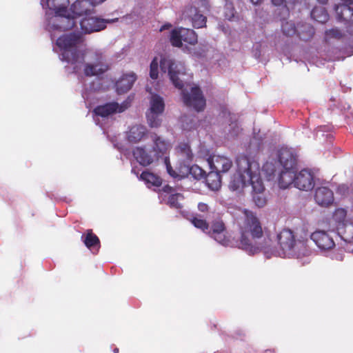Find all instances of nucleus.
I'll return each instance as SVG.
<instances>
[{"label": "nucleus", "instance_id": "1", "mask_svg": "<svg viewBox=\"0 0 353 353\" xmlns=\"http://www.w3.org/2000/svg\"><path fill=\"white\" fill-rule=\"evenodd\" d=\"M243 214L244 220L240 226L239 248L253 254L262 248L254 244L256 240L263 235L262 225L253 212L244 210Z\"/></svg>", "mask_w": 353, "mask_h": 353}, {"label": "nucleus", "instance_id": "2", "mask_svg": "<svg viewBox=\"0 0 353 353\" xmlns=\"http://www.w3.org/2000/svg\"><path fill=\"white\" fill-rule=\"evenodd\" d=\"M237 163L241 172L243 183L250 185L252 187V199L259 208L264 207L267 203V199L264 194L265 187L260 176L259 169L252 170V163L246 156L237 158Z\"/></svg>", "mask_w": 353, "mask_h": 353}, {"label": "nucleus", "instance_id": "3", "mask_svg": "<svg viewBox=\"0 0 353 353\" xmlns=\"http://www.w3.org/2000/svg\"><path fill=\"white\" fill-rule=\"evenodd\" d=\"M84 41L81 33L65 34L59 37L56 42L62 51L61 60L71 64L83 63L85 61L84 53L79 49Z\"/></svg>", "mask_w": 353, "mask_h": 353}, {"label": "nucleus", "instance_id": "4", "mask_svg": "<svg viewBox=\"0 0 353 353\" xmlns=\"http://www.w3.org/2000/svg\"><path fill=\"white\" fill-rule=\"evenodd\" d=\"M69 4V0H42V5H46L49 10L54 12L55 16L53 19V26L55 29L65 30L72 28L74 21L72 19L66 17L67 6Z\"/></svg>", "mask_w": 353, "mask_h": 353}, {"label": "nucleus", "instance_id": "5", "mask_svg": "<svg viewBox=\"0 0 353 353\" xmlns=\"http://www.w3.org/2000/svg\"><path fill=\"white\" fill-rule=\"evenodd\" d=\"M160 68L164 73L168 72L170 79L176 88L182 90L183 83L180 77L185 74V68L182 64L177 63L173 59L165 57L160 61Z\"/></svg>", "mask_w": 353, "mask_h": 353}, {"label": "nucleus", "instance_id": "6", "mask_svg": "<svg viewBox=\"0 0 353 353\" xmlns=\"http://www.w3.org/2000/svg\"><path fill=\"white\" fill-rule=\"evenodd\" d=\"M182 98L186 106L192 108L196 112L203 111L205 108V99L201 90L197 86L192 87L190 92L182 90Z\"/></svg>", "mask_w": 353, "mask_h": 353}, {"label": "nucleus", "instance_id": "7", "mask_svg": "<svg viewBox=\"0 0 353 353\" xmlns=\"http://www.w3.org/2000/svg\"><path fill=\"white\" fill-rule=\"evenodd\" d=\"M226 227L221 218H217L212 221L207 234L215 241L222 245H226L229 240L226 236Z\"/></svg>", "mask_w": 353, "mask_h": 353}, {"label": "nucleus", "instance_id": "8", "mask_svg": "<svg viewBox=\"0 0 353 353\" xmlns=\"http://www.w3.org/2000/svg\"><path fill=\"white\" fill-rule=\"evenodd\" d=\"M95 57V61L93 63L85 64L83 71L86 77L99 76L110 69L109 65L105 62L101 54H96Z\"/></svg>", "mask_w": 353, "mask_h": 353}, {"label": "nucleus", "instance_id": "9", "mask_svg": "<svg viewBox=\"0 0 353 353\" xmlns=\"http://www.w3.org/2000/svg\"><path fill=\"white\" fill-rule=\"evenodd\" d=\"M108 21L98 17L86 16L80 22L81 29L85 34L99 32L106 28Z\"/></svg>", "mask_w": 353, "mask_h": 353}, {"label": "nucleus", "instance_id": "10", "mask_svg": "<svg viewBox=\"0 0 353 353\" xmlns=\"http://www.w3.org/2000/svg\"><path fill=\"white\" fill-rule=\"evenodd\" d=\"M311 240L322 250H327L335 246L333 238L325 230H318L310 235Z\"/></svg>", "mask_w": 353, "mask_h": 353}, {"label": "nucleus", "instance_id": "11", "mask_svg": "<svg viewBox=\"0 0 353 353\" xmlns=\"http://www.w3.org/2000/svg\"><path fill=\"white\" fill-rule=\"evenodd\" d=\"M294 186L301 190L308 191L314 186V176L310 170L303 169L294 178Z\"/></svg>", "mask_w": 353, "mask_h": 353}, {"label": "nucleus", "instance_id": "12", "mask_svg": "<svg viewBox=\"0 0 353 353\" xmlns=\"http://www.w3.org/2000/svg\"><path fill=\"white\" fill-rule=\"evenodd\" d=\"M208 163L211 170L221 174L228 172L232 167V161L223 155H213L208 159Z\"/></svg>", "mask_w": 353, "mask_h": 353}, {"label": "nucleus", "instance_id": "13", "mask_svg": "<svg viewBox=\"0 0 353 353\" xmlns=\"http://www.w3.org/2000/svg\"><path fill=\"white\" fill-rule=\"evenodd\" d=\"M148 130L145 125L141 124L133 125L126 132V139L130 143H139L148 137Z\"/></svg>", "mask_w": 353, "mask_h": 353}, {"label": "nucleus", "instance_id": "14", "mask_svg": "<svg viewBox=\"0 0 353 353\" xmlns=\"http://www.w3.org/2000/svg\"><path fill=\"white\" fill-rule=\"evenodd\" d=\"M132 155L140 165L145 167L158 161L152 150L148 151L145 146L134 148L132 150Z\"/></svg>", "mask_w": 353, "mask_h": 353}, {"label": "nucleus", "instance_id": "15", "mask_svg": "<svg viewBox=\"0 0 353 353\" xmlns=\"http://www.w3.org/2000/svg\"><path fill=\"white\" fill-rule=\"evenodd\" d=\"M278 243L284 252H291L296 239L294 232L290 229H283L277 235Z\"/></svg>", "mask_w": 353, "mask_h": 353}, {"label": "nucleus", "instance_id": "16", "mask_svg": "<svg viewBox=\"0 0 353 353\" xmlns=\"http://www.w3.org/2000/svg\"><path fill=\"white\" fill-rule=\"evenodd\" d=\"M127 108L126 105H120L117 102L107 103L104 105H97L93 110V113L97 116L107 117L116 112H122Z\"/></svg>", "mask_w": 353, "mask_h": 353}, {"label": "nucleus", "instance_id": "17", "mask_svg": "<svg viewBox=\"0 0 353 353\" xmlns=\"http://www.w3.org/2000/svg\"><path fill=\"white\" fill-rule=\"evenodd\" d=\"M278 158L283 169L296 170V157L290 149L281 148L278 152Z\"/></svg>", "mask_w": 353, "mask_h": 353}, {"label": "nucleus", "instance_id": "18", "mask_svg": "<svg viewBox=\"0 0 353 353\" xmlns=\"http://www.w3.org/2000/svg\"><path fill=\"white\" fill-rule=\"evenodd\" d=\"M153 142L152 150L157 160L166 154L170 148V143L156 133L150 134Z\"/></svg>", "mask_w": 353, "mask_h": 353}, {"label": "nucleus", "instance_id": "19", "mask_svg": "<svg viewBox=\"0 0 353 353\" xmlns=\"http://www.w3.org/2000/svg\"><path fill=\"white\" fill-rule=\"evenodd\" d=\"M136 80L137 75L133 72L123 74L115 84L117 93L121 94L128 92Z\"/></svg>", "mask_w": 353, "mask_h": 353}, {"label": "nucleus", "instance_id": "20", "mask_svg": "<svg viewBox=\"0 0 353 353\" xmlns=\"http://www.w3.org/2000/svg\"><path fill=\"white\" fill-rule=\"evenodd\" d=\"M94 4L89 0H77L70 7L72 12L76 16H88L94 11Z\"/></svg>", "mask_w": 353, "mask_h": 353}, {"label": "nucleus", "instance_id": "21", "mask_svg": "<svg viewBox=\"0 0 353 353\" xmlns=\"http://www.w3.org/2000/svg\"><path fill=\"white\" fill-rule=\"evenodd\" d=\"M314 199L321 206H328L334 201L332 191L326 187L318 188L315 191Z\"/></svg>", "mask_w": 353, "mask_h": 353}, {"label": "nucleus", "instance_id": "22", "mask_svg": "<svg viewBox=\"0 0 353 353\" xmlns=\"http://www.w3.org/2000/svg\"><path fill=\"white\" fill-rule=\"evenodd\" d=\"M176 152L180 157V161L183 163V166L187 164H190L192 159L193 154L190 146L186 143H180L176 148Z\"/></svg>", "mask_w": 353, "mask_h": 353}, {"label": "nucleus", "instance_id": "23", "mask_svg": "<svg viewBox=\"0 0 353 353\" xmlns=\"http://www.w3.org/2000/svg\"><path fill=\"white\" fill-rule=\"evenodd\" d=\"M335 11L339 20L353 23V6L348 5H336Z\"/></svg>", "mask_w": 353, "mask_h": 353}, {"label": "nucleus", "instance_id": "24", "mask_svg": "<svg viewBox=\"0 0 353 353\" xmlns=\"http://www.w3.org/2000/svg\"><path fill=\"white\" fill-rule=\"evenodd\" d=\"M296 170L283 169L279 177V185L282 189L288 188L292 183L294 184Z\"/></svg>", "mask_w": 353, "mask_h": 353}, {"label": "nucleus", "instance_id": "25", "mask_svg": "<svg viewBox=\"0 0 353 353\" xmlns=\"http://www.w3.org/2000/svg\"><path fill=\"white\" fill-rule=\"evenodd\" d=\"M311 249L307 245V241L296 240L295 245L292 250L290 254L295 256L296 258H302L309 256L311 254Z\"/></svg>", "mask_w": 353, "mask_h": 353}, {"label": "nucleus", "instance_id": "26", "mask_svg": "<svg viewBox=\"0 0 353 353\" xmlns=\"http://www.w3.org/2000/svg\"><path fill=\"white\" fill-rule=\"evenodd\" d=\"M81 241L83 242L85 245L90 250L97 248V250L100 248V240L99 237L93 233L92 230L89 229L81 236Z\"/></svg>", "mask_w": 353, "mask_h": 353}, {"label": "nucleus", "instance_id": "27", "mask_svg": "<svg viewBox=\"0 0 353 353\" xmlns=\"http://www.w3.org/2000/svg\"><path fill=\"white\" fill-rule=\"evenodd\" d=\"M221 173L215 170L211 171L205 176L206 183L210 189L218 190L221 186Z\"/></svg>", "mask_w": 353, "mask_h": 353}, {"label": "nucleus", "instance_id": "28", "mask_svg": "<svg viewBox=\"0 0 353 353\" xmlns=\"http://www.w3.org/2000/svg\"><path fill=\"white\" fill-rule=\"evenodd\" d=\"M150 108L148 111L163 113L165 109L163 99L159 94H152L150 101Z\"/></svg>", "mask_w": 353, "mask_h": 353}, {"label": "nucleus", "instance_id": "29", "mask_svg": "<svg viewBox=\"0 0 353 353\" xmlns=\"http://www.w3.org/2000/svg\"><path fill=\"white\" fill-rule=\"evenodd\" d=\"M179 172L182 173V176L192 174L196 179H201L205 176V172L202 169L196 165H191V163L185 165L184 167H181Z\"/></svg>", "mask_w": 353, "mask_h": 353}, {"label": "nucleus", "instance_id": "30", "mask_svg": "<svg viewBox=\"0 0 353 353\" xmlns=\"http://www.w3.org/2000/svg\"><path fill=\"white\" fill-rule=\"evenodd\" d=\"M140 178L148 185L160 187L162 184V179L157 175L148 171L141 173Z\"/></svg>", "mask_w": 353, "mask_h": 353}, {"label": "nucleus", "instance_id": "31", "mask_svg": "<svg viewBox=\"0 0 353 353\" xmlns=\"http://www.w3.org/2000/svg\"><path fill=\"white\" fill-rule=\"evenodd\" d=\"M311 17L317 22L324 23L329 19V14L325 8L316 6L311 11Z\"/></svg>", "mask_w": 353, "mask_h": 353}, {"label": "nucleus", "instance_id": "32", "mask_svg": "<svg viewBox=\"0 0 353 353\" xmlns=\"http://www.w3.org/2000/svg\"><path fill=\"white\" fill-rule=\"evenodd\" d=\"M190 12L191 14L194 12V15L191 18L194 28H201L205 26L207 21L206 17L203 16L202 14H200L196 8H191L190 9Z\"/></svg>", "mask_w": 353, "mask_h": 353}, {"label": "nucleus", "instance_id": "33", "mask_svg": "<svg viewBox=\"0 0 353 353\" xmlns=\"http://www.w3.org/2000/svg\"><path fill=\"white\" fill-rule=\"evenodd\" d=\"M314 34V28L307 23L303 24L298 30V35L300 39L308 41L311 39Z\"/></svg>", "mask_w": 353, "mask_h": 353}, {"label": "nucleus", "instance_id": "34", "mask_svg": "<svg viewBox=\"0 0 353 353\" xmlns=\"http://www.w3.org/2000/svg\"><path fill=\"white\" fill-rule=\"evenodd\" d=\"M162 113L147 111L146 119L148 125L152 128H157L161 126L162 120L160 118Z\"/></svg>", "mask_w": 353, "mask_h": 353}, {"label": "nucleus", "instance_id": "35", "mask_svg": "<svg viewBox=\"0 0 353 353\" xmlns=\"http://www.w3.org/2000/svg\"><path fill=\"white\" fill-rule=\"evenodd\" d=\"M182 38L184 42L190 45H194L197 43L198 37L196 33L192 29L181 28Z\"/></svg>", "mask_w": 353, "mask_h": 353}, {"label": "nucleus", "instance_id": "36", "mask_svg": "<svg viewBox=\"0 0 353 353\" xmlns=\"http://www.w3.org/2000/svg\"><path fill=\"white\" fill-rule=\"evenodd\" d=\"M191 223L195 228L200 229L203 232L207 234L208 232L209 223L205 219L201 218L199 215L192 216Z\"/></svg>", "mask_w": 353, "mask_h": 353}, {"label": "nucleus", "instance_id": "37", "mask_svg": "<svg viewBox=\"0 0 353 353\" xmlns=\"http://www.w3.org/2000/svg\"><path fill=\"white\" fill-rule=\"evenodd\" d=\"M171 44L177 48L182 46V33L181 29H174L171 31L170 37Z\"/></svg>", "mask_w": 353, "mask_h": 353}, {"label": "nucleus", "instance_id": "38", "mask_svg": "<svg viewBox=\"0 0 353 353\" xmlns=\"http://www.w3.org/2000/svg\"><path fill=\"white\" fill-rule=\"evenodd\" d=\"M183 199V196L179 193L172 194L168 198V203L170 207L179 209L182 208V205L180 203L179 201Z\"/></svg>", "mask_w": 353, "mask_h": 353}, {"label": "nucleus", "instance_id": "39", "mask_svg": "<svg viewBox=\"0 0 353 353\" xmlns=\"http://www.w3.org/2000/svg\"><path fill=\"white\" fill-rule=\"evenodd\" d=\"M283 33L287 37H292L294 35L298 30H296L294 23L286 21L282 24Z\"/></svg>", "mask_w": 353, "mask_h": 353}, {"label": "nucleus", "instance_id": "40", "mask_svg": "<svg viewBox=\"0 0 353 353\" xmlns=\"http://www.w3.org/2000/svg\"><path fill=\"white\" fill-rule=\"evenodd\" d=\"M236 164H237V168H238V172H239V175L240 176H239V179H237L236 180V179H233L232 181H230L229 187H230V189L232 190V191L237 190L241 187L243 188V187H245V186L248 185H244L243 183L242 177H241V172H242L240 171L237 163H236Z\"/></svg>", "mask_w": 353, "mask_h": 353}, {"label": "nucleus", "instance_id": "41", "mask_svg": "<svg viewBox=\"0 0 353 353\" xmlns=\"http://www.w3.org/2000/svg\"><path fill=\"white\" fill-rule=\"evenodd\" d=\"M159 63L157 57H154L150 65V77L152 79H157L159 77Z\"/></svg>", "mask_w": 353, "mask_h": 353}, {"label": "nucleus", "instance_id": "42", "mask_svg": "<svg viewBox=\"0 0 353 353\" xmlns=\"http://www.w3.org/2000/svg\"><path fill=\"white\" fill-rule=\"evenodd\" d=\"M347 212L343 208H339L335 210L333 214L334 219L339 223H343L345 220Z\"/></svg>", "mask_w": 353, "mask_h": 353}, {"label": "nucleus", "instance_id": "43", "mask_svg": "<svg viewBox=\"0 0 353 353\" xmlns=\"http://www.w3.org/2000/svg\"><path fill=\"white\" fill-rule=\"evenodd\" d=\"M343 239L346 241H351L353 240V225L352 224H345L344 225V232Z\"/></svg>", "mask_w": 353, "mask_h": 353}, {"label": "nucleus", "instance_id": "44", "mask_svg": "<svg viewBox=\"0 0 353 353\" xmlns=\"http://www.w3.org/2000/svg\"><path fill=\"white\" fill-rule=\"evenodd\" d=\"M165 163L166 165L167 172L173 178L181 176L179 174H178L174 170L172 169L171 164L168 159H165Z\"/></svg>", "mask_w": 353, "mask_h": 353}, {"label": "nucleus", "instance_id": "45", "mask_svg": "<svg viewBox=\"0 0 353 353\" xmlns=\"http://www.w3.org/2000/svg\"><path fill=\"white\" fill-rule=\"evenodd\" d=\"M326 35L331 37L339 38L341 37V32L337 29H331L325 32Z\"/></svg>", "mask_w": 353, "mask_h": 353}, {"label": "nucleus", "instance_id": "46", "mask_svg": "<svg viewBox=\"0 0 353 353\" xmlns=\"http://www.w3.org/2000/svg\"><path fill=\"white\" fill-rule=\"evenodd\" d=\"M209 209H210V208L207 203H203V202H200L198 203V210L201 212H203V213L208 212Z\"/></svg>", "mask_w": 353, "mask_h": 353}, {"label": "nucleus", "instance_id": "47", "mask_svg": "<svg viewBox=\"0 0 353 353\" xmlns=\"http://www.w3.org/2000/svg\"><path fill=\"white\" fill-rule=\"evenodd\" d=\"M227 9L229 10L230 14H228V12H225V17L228 18L229 20H231L234 17V8H228Z\"/></svg>", "mask_w": 353, "mask_h": 353}, {"label": "nucleus", "instance_id": "48", "mask_svg": "<svg viewBox=\"0 0 353 353\" xmlns=\"http://www.w3.org/2000/svg\"><path fill=\"white\" fill-rule=\"evenodd\" d=\"M163 192L166 193H172L174 192V189L169 185H165L162 188Z\"/></svg>", "mask_w": 353, "mask_h": 353}, {"label": "nucleus", "instance_id": "49", "mask_svg": "<svg viewBox=\"0 0 353 353\" xmlns=\"http://www.w3.org/2000/svg\"><path fill=\"white\" fill-rule=\"evenodd\" d=\"M272 2L275 6H281L283 4L285 6V0H272Z\"/></svg>", "mask_w": 353, "mask_h": 353}, {"label": "nucleus", "instance_id": "50", "mask_svg": "<svg viewBox=\"0 0 353 353\" xmlns=\"http://www.w3.org/2000/svg\"><path fill=\"white\" fill-rule=\"evenodd\" d=\"M341 3L339 5H348L353 6V0H341Z\"/></svg>", "mask_w": 353, "mask_h": 353}, {"label": "nucleus", "instance_id": "51", "mask_svg": "<svg viewBox=\"0 0 353 353\" xmlns=\"http://www.w3.org/2000/svg\"><path fill=\"white\" fill-rule=\"evenodd\" d=\"M172 27L170 23H167L163 26H162L160 28V32L163 31L164 30H168Z\"/></svg>", "mask_w": 353, "mask_h": 353}, {"label": "nucleus", "instance_id": "52", "mask_svg": "<svg viewBox=\"0 0 353 353\" xmlns=\"http://www.w3.org/2000/svg\"><path fill=\"white\" fill-rule=\"evenodd\" d=\"M297 0H285V6L288 5H294Z\"/></svg>", "mask_w": 353, "mask_h": 353}, {"label": "nucleus", "instance_id": "53", "mask_svg": "<svg viewBox=\"0 0 353 353\" xmlns=\"http://www.w3.org/2000/svg\"><path fill=\"white\" fill-rule=\"evenodd\" d=\"M318 1H319L320 3H321V4L324 5V4H326V3H327L328 0H318Z\"/></svg>", "mask_w": 353, "mask_h": 353}, {"label": "nucleus", "instance_id": "54", "mask_svg": "<svg viewBox=\"0 0 353 353\" xmlns=\"http://www.w3.org/2000/svg\"><path fill=\"white\" fill-rule=\"evenodd\" d=\"M253 4H258L261 2V0H250Z\"/></svg>", "mask_w": 353, "mask_h": 353}, {"label": "nucleus", "instance_id": "55", "mask_svg": "<svg viewBox=\"0 0 353 353\" xmlns=\"http://www.w3.org/2000/svg\"><path fill=\"white\" fill-rule=\"evenodd\" d=\"M199 1L204 6L207 4V0H199Z\"/></svg>", "mask_w": 353, "mask_h": 353}, {"label": "nucleus", "instance_id": "56", "mask_svg": "<svg viewBox=\"0 0 353 353\" xmlns=\"http://www.w3.org/2000/svg\"><path fill=\"white\" fill-rule=\"evenodd\" d=\"M96 1H97L98 3H101V2L104 1L105 0H99V1L96 0Z\"/></svg>", "mask_w": 353, "mask_h": 353}, {"label": "nucleus", "instance_id": "57", "mask_svg": "<svg viewBox=\"0 0 353 353\" xmlns=\"http://www.w3.org/2000/svg\"><path fill=\"white\" fill-rule=\"evenodd\" d=\"M114 351V352H116V353H117V352H118V351H119V350H118V349L117 348V349H115Z\"/></svg>", "mask_w": 353, "mask_h": 353}, {"label": "nucleus", "instance_id": "58", "mask_svg": "<svg viewBox=\"0 0 353 353\" xmlns=\"http://www.w3.org/2000/svg\"><path fill=\"white\" fill-rule=\"evenodd\" d=\"M77 68V65H76L74 68V70H76Z\"/></svg>", "mask_w": 353, "mask_h": 353}]
</instances>
